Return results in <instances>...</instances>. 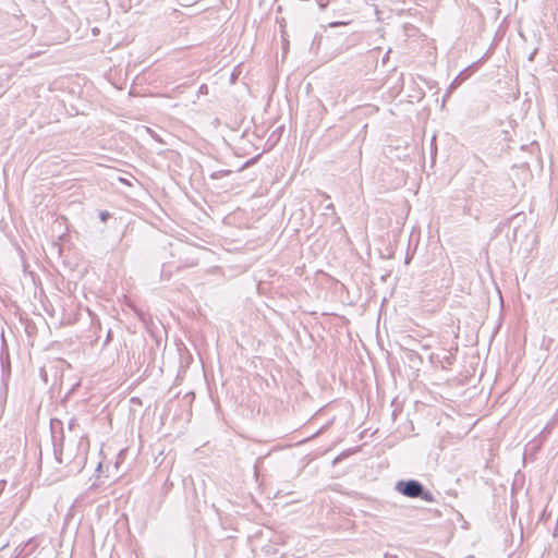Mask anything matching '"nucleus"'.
<instances>
[{"label": "nucleus", "mask_w": 558, "mask_h": 558, "mask_svg": "<svg viewBox=\"0 0 558 558\" xmlns=\"http://www.w3.org/2000/svg\"><path fill=\"white\" fill-rule=\"evenodd\" d=\"M78 426V421L76 417H71L68 423V428L70 430H75V428Z\"/></svg>", "instance_id": "obj_4"}, {"label": "nucleus", "mask_w": 558, "mask_h": 558, "mask_svg": "<svg viewBox=\"0 0 558 558\" xmlns=\"http://www.w3.org/2000/svg\"><path fill=\"white\" fill-rule=\"evenodd\" d=\"M396 490L409 498H421L424 501L433 502L434 496L424 485L416 480L399 481Z\"/></svg>", "instance_id": "obj_1"}, {"label": "nucleus", "mask_w": 558, "mask_h": 558, "mask_svg": "<svg viewBox=\"0 0 558 558\" xmlns=\"http://www.w3.org/2000/svg\"><path fill=\"white\" fill-rule=\"evenodd\" d=\"M393 556L392 555H389V554H386L385 555V558H392Z\"/></svg>", "instance_id": "obj_9"}, {"label": "nucleus", "mask_w": 558, "mask_h": 558, "mask_svg": "<svg viewBox=\"0 0 558 558\" xmlns=\"http://www.w3.org/2000/svg\"><path fill=\"white\" fill-rule=\"evenodd\" d=\"M100 219L102 221H107L108 217H109V213L108 211H100V215H99Z\"/></svg>", "instance_id": "obj_5"}, {"label": "nucleus", "mask_w": 558, "mask_h": 558, "mask_svg": "<svg viewBox=\"0 0 558 558\" xmlns=\"http://www.w3.org/2000/svg\"><path fill=\"white\" fill-rule=\"evenodd\" d=\"M54 456H56V459L59 463H69V461L66 459H63V451L62 449L58 450L56 447H54Z\"/></svg>", "instance_id": "obj_3"}, {"label": "nucleus", "mask_w": 558, "mask_h": 558, "mask_svg": "<svg viewBox=\"0 0 558 558\" xmlns=\"http://www.w3.org/2000/svg\"><path fill=\"white\" fill-rule=\"evenodd\" d=\"M326 210H331V211H332V214H335V207H333V205H332V204L327 205V206H326Z\"/></svg>", "instance_id": "obj_7"}, {"label": "nucleus", "mask_w": 558, "mask_h": 558, "mask_svg": "<svg viewBox=\"0 0 558 558\" xmlns=\"http://www.w3.org/2000/svg\"><path fill=\"white\" fill-rule=\"evenodd\" d=\"M231 173V170H217L210 174V179L218 180L222 177L229 175Z\"/></svg>", "instance_id": "obj_2"}, {"label": "nucleus", "mask_w": 558, "mask_h": 558, "mask_svg": "<svg viewBox=\"0 0 558 558\" xmlns=\"http://www.w3.org/2000/svg\"><path fill=\"white\" fill-rule=\"evenodd\" d=\"M110 337H111V330L108 331V335H107V342L110 340Z\"/></svg>", "instance_id": "obj_8"}, {"label": "nucleus", "mask_w": 558, "mask_h": 558, "mask_svg": "<svg viewBox=\"0 0 558 558\" xmlns=\"http://www.w3.org/2000/svg\"><path fill=\"white\" fill-rule=\"evenodd\" d=\"M7 486V482L4 480L0 481V496L3 494Z\"/></svg>", "instance_id": "obj_6"}]
</instances>
